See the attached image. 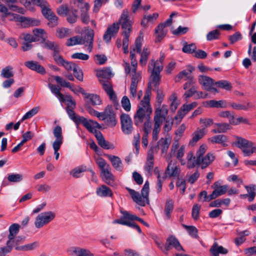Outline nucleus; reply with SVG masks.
<instances>
[{
	"instance_id": "nucleus-15",
	"label": "nucleus",
	"mask_w": 256,
	"mask_h": 256,
	"mask_svg": "<svg viewBox=\"0 0 256 256\" xmlns=\"http://www.w3.org/2000/svg\"><path fill=\"white\" fill-rule=\"evenodd\" d=\"M198 105L197 102H193L190 104H184L178 110L177 114L175 116L174 119L181 121L184 116L190 110L196 108Z\"/></svg>"
},
{
	"instance_id": "nucleus-61",
	"label": "nucleus",
	"mask_w": 256,
	"mask_h": 256,
	"mask_svg": "<svg viewBox=\"0 0 256 256\" xmlns=\"http://www.w3.org/2000/svg\"><path fill=\"white\" fill-rule=\"evenodd\" d=\"M22 176L19 174H11L8 176V180L10 182H18L22 181Z\"/></svg>"
},
{
	"instance_id": "nucleus-50",
	"label": "nucleus",
	"mask_w": 256,
	"mask_h": 256,
	"mask_svg": "<svg viewBox=\"0 0 256 256\" xmlns=\"http://www.w3.org/2000/svg\"><path fill=\"white\" fill-rule=\"evenodd\" d=\"M14 244L11 241L8 240L6 246L0 248V256H5L7 253L10 252L12 250Z\"/></svg>"
},
{
	"instance_id": "nucleus-29",
	"label": "nucleus",
	"mask_w": 256,
	"mask_h": 256,
	"mask_svg": "<svg viewBox=\"0 0 256 256\" xmlns=\"http://www.w3.org/2000/svg\"><path fill=\"white\" fill-rule=\"evenodd\" d=\"M106 157L110 160L112 166L116 170L122 171L123 169L122 163L119 157L110 154H107Z\"/></svg>"
},
{
	"instance_id": "nucleus-33",
	"label": "nucleus",
	"mask_w": 256,
	"mask_h": 256,
	"mask_svg": "<svg viewBox=\"0 0 256 256\" xmlns=\"http://www.w3.org/2000/svg\"><path fill=\"white\" fill-rule=\"evenodd\" d=\"M206 134L204 128L198 129L192 134V138L189 142V145L194 146Z\"/></svg>"
},
{
	"instance_id": "nucleus-5",
	"label": "nucleus",
	"mask_w": 256,
	"mask_h": 256,
	"mask_svg": "<svg viewBox=\"0 0 256 256\" xmlns=\"http://www.w3.org/2000/svg\"><path fill=\"white\" fill-rule=\"evenodd\" d=\"M94 35V31L89 28H85L82 35L80 36L82 45L88 47V50L89 52H92L93 48Z\"/></svg>"
},
{
	"instance_id": "nucleus-53",
	"label": "nucleus",
	"mask_w": 256,
	"mask_h": 256,
	"mask_svg": "<svg viewBox=\"0 0 256 256\" xmlns=\"http://www.w3.org/2000/svg\"><path fill=\"white\" fill-rule=\"evenodd\" d=\"M218 88L224 89L226 90H230L232 88V86L230 82L226 80H220L214 83Z\"/></svg>"
},
{
	"instance_id": "nucleus-49",
	"label": "nucleus",
	"mask_w": 256,
	"mask_h": 256,
	"mask_svg": "<svg viewBox=\"0 0 256 256\" xmlns=\"http://www.w3.org/2000/svg\"><path fill=\"white\" fill-rule=\"evenodd\" d=\"M48 86L52 92L58 98L60 101L63 100L64 96L60 92V88L51 84H49Z\"/></svg>"
},
{
	"instance_id": "nucleus-24",
	"label": "nucleus",
	"mask_w": 256,
	"mask_h": 256,
	"mask_svg": "<svg viewBox=\"0 0 256 256\" xmlns=\"http://www.w3.org/2000/svg\"><path fill=\"white\" fill-rule=\"evenodd\" d=\"M66 252L70 256L94 255L89 250L76 246L70 247L67 249Z\"/></svg>"
},
{
	"instance_id": "nucleus-42",
	"label": "nucleus",
	"mask_w": 256,
	"mask_h": 256,
	"mask_svg": "<svg viewBox=\"0 0 256 256\" xmlns=\"http://www.w3.org/2000/svg\"><path fill=\"white\" fill-rule=\"evenodd\" d=\"M150 51L148 47H144L142 51L140 52V64L142 66L146 65L148 58L150 54Z\"/></svg>"
},
{
	"instance_id": "nucleus-28",
	"label": "nucleus",
	"mask_w": 256,
	"mask_h": 256,
	"mask_svg": "<svg viewBox=\"0 0 256 256\" xmlns=\"http://www.w3.org/2000/svg\"><path fill=\"white\" fill-rule=\"evenodd\" d=\"M208 140L212 144H220L224 147H226L228 146L226 144L228 141V138L224 134L216 135L209 138Z\"/></svg>"
},
{
	"instance_id": "nucleus-12",
	"label": "nucleus",
	"mask_w": 256,
	"mask_h": 256,
	"mask_svg": "<svg viewBox=\"0 0 256 256\" xmlns=\"http://www.w3.org/2000/svg\"><path fill=\"white\" fill-rule=\"evenodd\" d=\"M212 187L214 188V190L210 195V200H214L217 197L224 194L228 188V185L220 186V183L218 182H215Z\"/></svg>"
},
{
	"instance_id": "nucleus-56",
	"label": "nucleus",
	"mask_w": 256,
	"mask_h": 256,
	"mask_svg": "<svg viewBox=\"0 0 256 256\" xmlns=\"http://www.w3.org/2000/svg\"><path fill=\"white\" fill-rule=\"evenodd\" d=\"M162 124L154 122V127L152 132V136L154 140L156 141L158 138V134L160 130V126Z\"/></svg>"
},
{
	"instance_id": "nucleus-41",
	"label": "nucleus",
	"mask_w": 256,
	"mask_h": 256,
	"mask_svg": "<svg viewBox=\"0 0 256 256\" xmlns=\"http://www.w3.org/2000/svg\"><path fill=\"white\" fill-rule=\"evenodd\" d=\"M84 100L88 102H90L92 105H100L101 104V100L100 96L95 94H90L86 93L84 97Z\"/></svg>"
},
{
	"instance_id": "nucleus-23",
	"label": "nucleus",
	"mask_w": 256,
	"mask_h": 256,
	"mask_svg": "<svg viewBox=\"0 0 256 256\" xmlns=\"http://www.w3.org/2000/svg\"><path fill=\"white\" fill-rule=\"evenodd\" d=\"M215 159L214 156L211 153H208L204 157L197 158L198 164H201L202 168L208 166Z\"/></svg>"
},
{
	"instance_id": "nucleus-19",
	"label": "nucleus",
	"mask_w": 256,
	"mask_h": 256,
	"mask_svg": "<svg viewBox=\"0 0 256 256\" xmlns=\"http://www.w3.org/2000/svg\"><path fill=\"white\" fill-rule=\"evenodd\" d=\"M142 40L143 37L139 36L135 41L134 45L131 46V50L130 51V60L136 59L135 52L140 53Z\"/></svg>"
},
{
	"instance_id": "nucleus-54",
	"label": "nucleus",
	"mask_w": 256,
	"mask_h": 256,
	"mask_svg": "<svg viewBox=\"0 0 256 256\" xmlns=\"http://www.w3.org/2000/svg\"><path fill=\"white\" fill-rule=\"evenodd\" d=\"M34 36L37 38V40L41 38L45 40L47 38V34L44 29L36 28L33 30Z\"/></svg>"
},
{
	"instance_id": "nucleus-13",
	"label": "nucleus",
	"mask_w": 256,
	"mask_h": 256,
	"mask_svg": "<svg viewBox=\"0 0 256 256\" xmlns=\"http://www.w3.org/2000/svg\"><path fill=\"white\" fill-rule=\"evenodd\" d=\"M42 46L46 49L52 50L54 52L53 57L54 60L56 58V56H60L59 52L60 48L59 44L54 41H50L48 40H44L42 42Z\"/></svg>"
},
{
	"instance_id": "nucleus-35",
	"label": "nucleus",
	"mask_w": 256,
	"mask_h": 256,
	"mask_svg": "<svg viewBox=\"0 0 256 256\" xmlns=\"http://www.w3.org/2000/svg\"><path fill=\"white\" fill-rule=\"evenodd\" d=\"M194 70V68L192 66H188V70H184L180 72L177 76V78L179 79L184 78L185 80L192 81L193 77L192 73Z\"/></svg>"
},
{
	"instance_id": "nucleus-37",
	"label": "nucleus",
	"mask_w": 256,
	"mask_h": 256,
	"mask_svg": "<svg viewBox=\"0 0 256 256\" xmlns=\"http://www.w3.org/2000/svg\"><path fill=\"white\" fill-rule=\"evenodd\" d=\"M96 192L97 195L100 197L112 196V193L110 189L105 185H102L100 187L98 188L96 190Z\"/></svg>"
},
{
	"instance_id": "nucleus-39",
	"label": "nucleus",
	"mask_w": 256,
	"mask_h": 256,
	"mask_svg": "<svg viewBox=\"0 0 256 256\" xmlns=\"http://www.w3.org/2000/svg\"><path fill=\"white\" fill-rule=\"evenodd\" d=\"M96 76L100 80H108L112 76V73L110 68H104L96 71Z\"/></svg>"
},
{
	"instance_id": "nucleus-14",
	"label": "nucleus",
	"mask_w": 256,
	"mask_h": 256,
	"mask_svg": "<svg viewBox=\"0 0 256 256\" xmlns=\"http://www.w3.org/2000/svg\"><path fill=\"white\" fill-rule=\"evenodd\" d=\"M168 166L166 173L171 177H177L178 176L180 170L176 166V162L172 160L170 157L168 158Z\"/></svg>"
},
{
	"instance_id": "nucleus-32",
	"label": "nucleus",
	"mask_w": 256,
	"mask_h": 256,
	"mask_svg": "<svg viewBox=\"0 0 256 256\" xmlns=\"http://www.w3.org/2000/svg\"><path fill=\"white\" fill-rule=\"evenodd\" d=\"M20 228V225L18 224H13L8 228L9 234L8 236V240L16 244V240H14V237L18 234Z\"/></svg>"
},
{
	"instance_id": "nucleus-8",
	"label": "nucleus",
	"mask_w": 256,
	"mask_h": 256,
	"mask_svg": "<svg viewBox=\"0 0 256 256\" xmlns=\"http://www.w3.org/2000/svg\"><path fill=\"white\" fill-rule=\"evenodd\" d=\"M122 130L125 134H131L134 130L132 118L128 114H122L120 116Z\"/></svg>"
},
{
	"instance_id": "nucleus-1",
	"label": "nucleus",
	"mask_w": 256,
	"mask_h": 256,
	"mask_svg": "<svg viewBox=\"0 0 256 256\" xmlns=\"http://www.w3.org/2000/svg\"><path fill=\"white\" fill-rule=\"evenodd\" d=\"M151 90L148 89L142 100L138 105L137 110L134 116V124L137 127L142 126L144 120L151 118L152 108L150 104Z\"/></svg>"
},
{
	"instance_id": "nucleus-20",
	"label": "nucleus",
	"mask_w": 256,
	"mask_h": 256,
	"mask_svg": "<svg viewBox=\"0 0 256 256\" xmlns=\"http://www.w3.org/2000/svg\"><path fill=\"white\" fill-rule=\"evenodd\" d=\"M198 82L204 90L208 91L211 90L212 86L214 84L213 79L206 76H198Z\"/></svg>"
},
{
	"instance_id": "nucleus-4",
	"label": "nucleus",
	"mask_w": 256,
	"mask_h": 256,
	"mask_svg": "<svg viewBox=\"0 0 256 256\" xmlns=\"http://www.w3.org/2000/svg\"><path fill=\"white\" fill-rule=\"evenodd\" d=\"M56 217V214L52 211H48L42 212L38 215L34 221V226L37 228H42L48 224Z\"/></svg>"
},
{
	"instance_id": "nucleus-51",
	"label": "nucleus",
	"mask_w": 256,
	"mask_h": 256,
	"mask_svg": "<svg viewBox=\"0 0 256 256\" xmlns=\"http://www.w3.org/2000/svg\"><path fill=\"white\" fill-rule=\"evenodd\" d=\"M66 44L68 46H72L76 45H82L80 36H76L68 38L66 42Z\"/></svg>"
},
{
	"instance_id": "nucleus-44",
	"label": "nucleus",
	"mask_w": 256,
	"mask_h": 256,
	"mask_svg": "<svg viewBox=\"0 0 256 256\" xmlns=\"http://www.w3.org/2000/svg\"><path fill=\"white\" fill-rule=\"evenodd\" d=\"M86 170V167L85 166H77L70 172V174L74 178H78L82 176V173Z\"/></svg>"
},
{
	"instance_id": "nucleus-34",
	"label": "nucleus",
	"mask_w": 256,
	"mask_h": 256,
	"mask_svg": "<svg viewBox=\"0 0 256 256\" xmlns=\"http://www.w3.org/2000/svg\"><path fill=\"white\" fill-rule=\"evenodd\" d=\"M245 188L247 190V194H242L240 196V198H248L249 202H251L254 200L256 196V186L254 185L250 186H246Z\"/></svg>"
},
{
	"instance_id": "nucleus-25",
	"label": "nucleus",
	"mask_w": 256,
	"mask_h": 256,
	"mask_svg": "<svg viewBox=\"0 0 256 256\" xmlns=\"http://www.w3.org/2000/svg\"><path fill=\"white\" fill-rule=\"evenodd\" d=\"M154 155L152 152H149L148 154L146 162L144 166V170L146 176H151L154 168Z\"/></svg>"
},
{
	"instance_id": "nucleus-55",
	"label": "nucleus",
	"mask_w": 256,
	"mask_h": 256,
	"mask_svg": "<svg viewBox=\"0 0 256 256\" xmlns=\"http://www.w3.org/2000/svg\"><path fill=\"white\" fill-rule=\"evenodd\" d=\"M182 226L186 230L188 234L194 238H198V230L194 226H189L184 224H182Z\"/></svg>"
},
{
	"instance_id": "nucleus-26",
	"label": "nucleus",
	"mask_w": 256,
	"mask_h": 256,
	"mask_svg": "<svg viewBox=\"0 0 256 256\" xmlns=\"http://www.w3.org/2000/svg\"><path fill=\"white\" fill-rule=\"evenodd\" d=\"M81 10V20L82 22L85 24H88L90 22V16L88 12L90 8V5L88 3L85 2L84 4L81 3L80 6H79Z\"/></svg>"
},
{
	"instance_id": "nucleus-30",
	"label": "nucleus",
	"mask_w": 256,
	"mask_h": 256,
	"mask_svg": "<svg viewBox=\"0 0 256 256\" xmlns=\"http://www.w3.org/2000/svg\"><path fill=\"white\" fill-rule=\"evenodd\" d=\"M166 24H160L155 29L156 41L160 42L166 36L167 30H165Z\"/></svg>"
},
{
	"instance_id": "nucleus-47",
	"label": "nucleus",
	"mask_w": 256,
	"mask_h": 256,
	"mask_svg": "<svg viewBox=\"0 0 256 256\" xmlns=\"http://www.w3.org/2000/svg\"><path fill=\"white\" fill-rule=\"evenodd\" d=\"M14 76L13 68L8 66L3 68L0 72V76L4 78H12Z\"/></svg>"
},
{
	"instance_id": "nucleus-43",
	"label": "nucleus",
	"mask_w": 256,
	"mask_h": 256,
	"mask_svg": "<svg viewBox=\"0 0 256 256\" xmlns=\"http://www.w3.org/2000/svg\"><path fill=\"white\" fill-rule=\"evenodd\" d=\"M186 146L184 145L181 146L180 148L176 150V152L174 154H172V156H174L179 162H180L182 165H184L186 162L182 159V158L185 153Z\"/></svg>"
},
{
	"instance_id": "nucleus-60",
	"label": "nucleus",
	"mask_w": 256,
	"mask_h": 256,
	"mask_svg": "<svg viewBox=\"0 0 256 256\" xmlns=\"http://www.w3.org/2000/svg\"><path fill=\"white\" fill-rule=\"evenodd\" d=\"M122 106L126 112L131 110V104L129 98L126 96H124L121 100Z\"/></svg>"
},
{
	"instance_id": "nucleus-40",
	"label": "nucleus",
	"mask_w": 256,
	"mask_h": 256,
	"mask_svg": "<svg viewBox=\"0 0 256 256\" xmlns=\"http://www.w3.org/2000/svg\"><path fill=\"white\" fill-rule=\"evenodd\" d=\"M158 16V13H154L152 14L144 15L141 22V24L144 27H146L148 23H153Z\"/></svg>"
},
{
	"instance_id": "nucleus-62",
	"label": "nucleus",
	"mask_w": 256,
	"mask_h": 256,
	"mask_svg": "<svg viewBox=\"0 0 256 256\" xmlns=\"http://www.w3.org/2000/svg\"><path fill=\"white\" fill-rule=\"evenodd\" d=\"M74 77L80 82H82L84 80V74L82 70L77 65L73 70Z\"/></svg>"
},
{
	"instance_id": "nucleus-46",
	"label": "nucleus",
	"mask_w": 256,
	"mask_h": 256,
	"mask_svg": "<svg viewBox=\"0 0 256 256\" xmlns=\"http://www.w3.org/2000/svg\"><path fill=\"white\" fill-rule=\"evenodd\" d=\"M206 106L210 108H226L227 107L226 102L222 100L218 101L210 100V101L206 102Z\"/></svg>"
},
{
	"instance_id": "nucleus-64",
	"label": "nucleus",
	"mask_w": 256,
	"mask_h": 256,
	"mask_svg": "<svg viewBox=\"0 0 256 256\" xmlns=\"http://www.w3.org/2000/svg\"><path fill=\"white\" fill-rule=\"evenodd\" d=\"M142 130L144 132V134H148L150 132L152 128L151 118L144 120L142 124Z\"/></svg>"
},
{
	"instance_id": "nucleus-17",
	"label": "nucleus",
	"mask_w": 256,
	"mask_h": 256,
	"mask_svg": "<svg viewBox=\"0 0 256 256\" xmlns=\"http://www.w3.org/2000/svg\"><path fill=\"white\" fill-rule=\"evenodd\" d=\"M171 246L177 250H183V248L180 244L178 239L173 236H170L166 240L165 246V250L166 251L169 250Z\"/></svg>"
},
{
	"instance_id": "nucleus-59",
	"label": "nucleus",
	"mask_w": 256,
	"mask_h": 256,
	"mask_svg": "<svg viewBox=\"0 0 256 256\" xmlns=\"http://www.w3.org/2000/svg\"><path fill=\"white\" fill-rule=\"evenodd\" d=\"M78 10L76 9L72 8L71 11H69L68 13L67 14V20L71 24H72L76 22L77 18V14Z\"/></svg>"
},
{
	"instance_id": "nucleus-9",
	"label": "nucleus",
	"mask_w": 256,
	"mask_h": 256,
	"mask_svg": "<svg viewBox=\"0 0 256 256\" xmlns=\"http://www.w3.org/2000/svg\"><path fill=\"white\" fill-rule=\"evenodd\" d=\"M82 124V125L90 132L94 134V136L96 134V132H100L97 130L96 128H100L101 126L100 124L96 121H94L91 120H87L84 116H82L80 120L78 122L79 124Z\"/></svg>"
},
{
	"instance_id": "nucleus-38",
	"label": "nucleus",
	"mask_w": 256,
	"mask_h": 256,
	"mask_svg": "<svg viewBox=\"0 0 256 256\" xmlns=\"http://www.w3.org/2000/svg\"><path fill=\"white\" fill-rule=\"evenodd\" d=\"M174 210V202L172 200H167L164 210V219L169 220L171 217V213Z\"/></svg>"
},
{
	"instance_id": "nucleus-57",
	"label": "nucleus",
	"mask_w": 256,
	"mask_h": 256,
	"mask_svg": "<svg viewBox=\"0 0 256 256\" xmlns=\"http://www.w3.org/2000/svg\"><path fill=\"white\" fill-rule=\"evenodd\" d=\"M40 110L39 107H34L32 110L28 112L22 118V121H24L26 120L29 119L36 115Z\"/></svg>"
},
{
	"instance_id": "nucleus-52",
	"label": "nucleus",
	"mask_w": 256,
	"mask_h": 256,
	"mask_svg": "<svg viewBox=\"0 0 256 256\" xmlns=\"http://www.w3.org/2000/svg\"><path fill=\"white\" fill-rule=\"evenodd\" d=\"M66 110L70 118L76 124H78V122L82 116L77 115L70 108H66Z\"/></svg>"
},
{
	"instance_id": "nucleus-2",
	"label": "nucleus",
	"mask_w": 256,
	"mask_h": 256,
	"mask_svg": "<svg viewBox=\"0 0 256 256\" xmlns=\"http://www.w3.org/2000/svg\"><path fill=\"white\" fill-rule=\"evenodd\" d=\"M122 24V28L123 32L127 33H130L132 29V22L129 18L128 12V10L124 9L119 20V22L114 23L109 26L105 32L103 38L104 40L109 43L112 38L116 35L120 28V24Z\"/></svg>"
},
{
	"instance_id": "nucleus-16",
	"label": "nucleus",
	"mask_w": 256,
	"mask_h": 256,
	"mask_svg": "<svg viewBox=\"0 0 256 256\" xmlns=\"http://www.w3.org/2000/svg\"><path fill=\"white\" fill-rule=\"evenodd\" d=\"M100 82L102 84L104 90L109 96L110 98L113 102H116V96L113 90L110 82L108 80H100Z\"/></svg>"
},
{
	"instance_id": "nucleus-27",
	"label": "nucleus",
	"mask_w": 256,
	"mask_h": 256,
	"mask_svg": "<svg viewBox=\"0 0 256 256\" xmlns=\"http://www.w3.org/2000/svg\"><path fill=\"white\" fill-rule=\"evenodd\" d=\"M95 136L97 140L98 145L100 146L102 148L106 150L114 148V145L106 141L100 132H96Z\"/></svg>"
},
{
	"instance_id": "nucleus-21",
	"label": "nucleus",
	"mask_w": 256,
	"mask_h": 256,
	"mask_svg": "<svg viewBox=\"0 0 256 256\" xmlns=\"http://www.w3.org/2000/svg\"><path fill=\"white\" fill-rule=\"evenodd\" d=\"M17 20L20 22L24 27L38 26L40 24V20L37 19L24 16H18Z\"/></svg>"
},
{
	"instance_id": "nucleus-11",
	"label": "nucleus",
	"mask_w": 256,
	"mask_h": 256,
	"mask_svg": "<svg viewBox=\"0 0 256 256\" xmlns=\"http://www.w3.org/2000/svg\"><path fill=\"white\" fill-rule=\"evenodd\" d=\"M157 106L154 112V122L162 124L166 120L168 114V106L166 104H163Z\"/></svg>"
},
{
	"instance_id": "nucleus-63",
	"label": "nucleus",
	"mask_w": 256,
	"mask_h": 256,
	"mask_svg": "<svg viewBox=\"0 0 256 256\" xmlns=\"http://www.w3.org/2000/svg\"><path fill=\"white\" fill-rule=\"evenodd\" d=\"M96 162L100 169L101 171L110 166L106 163V160L103 158L100 157H98L96 160Z\"/></svg>"
},
{
	"instance_id": "nucleus-31",
	"label": "nucleus",
	"mask_w": 256,
	"mask_h": 256,
	"mask_svg": "<svg viewBox=\"0 0 256 256\" xmlns=\"http://www.w3.org/2000/svg\"><path fill=\"white\" fill-rule=\"evenodd\" d=\"M212 256H219V254H226L228 250L222 246H219L216 242H214L210 250Z\"/></svg>"
},
{
	"instance_id": "nucleus-45",
	"label": "nucleus",
	"mask_w": 256,
	"mask_h": 256,
	"mask_svg": "<svg viewBox=\"0 0 256 256\" xmlns=\"http://www.w3.org/2000/svg\"><path fill=\"white\" fill-rule=\"evenodd\" d=\"M170 144L169 138H162L158 142V146L162 150V152L166 154L167 150Z\"/></svg>"
},
{
	"instance_id": "nucleus-3",
	"label": "nucleus",
	"mask_w": 256,
	"mask_h": 256,
	"mask_svg": "<svg viewBox=\"0 0 256 256\" xmlns=\"http://www.w3.org/2000/svg\"><path fill=\"white\" fill-rule=\"evenodd\" d=\"M164 66L159 63H156L154 60H151L148 65V70L150 72V84L158 89L160 79V73Z\"/></svg>"
},
{
	"instance_id": "nucleus-22",
	"label": "nucleus",
	"mask_w": 256,
	"mask_h": 256,
	"mask_svg": "<svg viewBox=\"0 0 256 256\" xmlns=\"http://www.w3.org/2000/svg\"><path fill=\"white\" fill-rule=\"evenodd\" d=\"M126 189L128 190L130 194L132 200L141 206H144L146 203H147L144 198L142 196V195L140 194L138 192H137L134 190L128 188H126Z\"/></svg>"
},
{
	"instance_id": "nucleus-48",
	"label": "nucleus",
	"mask_w": 256,
	"mask_h": 256,
	"mask_svg": "<svg viewBox=\"0 0 256 256\" xmlns=\"http://www.w3.org/2000/svg\"><path fill=\"white\" fill-rule=\"evenodd\" d=\"M70 34V29L66 28H58L56 30V36L58 38H64Z\"/></svg>"
},
{
	"instance_id": "nucleus-58",
	"label": "nucleus",
	"mask_w": 256,
	"mask_h": 256,
	"mask_svg": "<svg viewBox=\"0 0 256 256\" xmlns=\"http://www.w3.org/2000/svg\"><path fill=\"white\" fill-rule=\"evenodd\" d=\"M220 36V32L218 30H215L210 32L206 35V39L208 41L219 38Z\"/></svg>"
},
{
	"instance_id": "nucleus-6",
	"label": "nucleus",
	"mask_w": 256,
	"mask_h": 256,
	"mask_svg": "<svg viewBox=\"0 0 256 256\" xmlns=\"http://www.w3.org/2000/svg\"><path fill=\"white\" fill-rule=\"evenodd\" d=\"M53 134L56 139L52 143V148L54 150V154L55 155L56 160H58L60 156L58 150L63 142V137L61 127L60 126H56L53 130Z\"/></svg>"
},
{
	"instance_id": "nucleus-36",
	"label": "nucleus",
	"mask_w": 256,
	"mask_h": 256,
	"mask_svg": "<svg viewBox=\"0 0 256 256\" xmlns=\"http://www.w3.org/2000/svg\"><path fill=\"white\" fill-rule=\"evenodd\" d=\"M111 168L110 166L102 171V178L104 182L108 184L112 185L114 180L113 174L111 172Z\"/></svg>"
},
{
	"instance_id": "nucleus-18",
	"label": "nucleus",
	"mask_w": 256,
	"mask_h": 256,
	"mask_svg": "<svg viewBox=\"0 0 256 256\" xmlns=\"http://www.w3.org/2000/svg\"><path fill=\"white\" fill-rule=\"evenodd\" d=\"M55 62L59 66H64L68 72L74 70L76 64L63 58L62 56H57L54 60Z\"/></svg>"
},
{
	"instance_id": "nucleus-7",
	"label": "nucleus",
	"mask_w": 256,
	"mask_h": 256,
	"mask_svg": "<svg viewBox=\"0 0 256 256\" xmlns=\"http://www.w3.org/2000/svg\"><path fill=\"white\" fill-rule=\"evenodd\" d=\"M141 80L140 74H136L132 76V82L130 86V94L131 98L140 100L142 96V91H138V84Z\"/></svg>"
},
{
	"instance_id": "nucleus-10",
	"label": "nucleus",
	"mask_w": 256,
	"mask_h": 256,
	"mask_svg": "<svg viewBox=\"0 0 256 256\" xmlns=\"http://www.w3.org/2000/svg\"><path fill=\"white\" fill-rule=\"evenodd\" d=\"M102 120H105L106 124L109 126L113 127L116 125V114L112 106H108L106 108L104 117L102 118Z\"/></svg>"
}]
</instances>
